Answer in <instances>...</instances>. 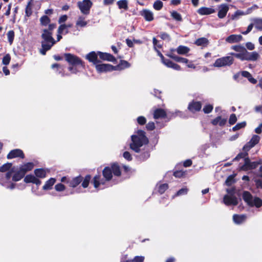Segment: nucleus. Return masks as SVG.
<instances>
[{
	"label": "nucleus",
	"instance_id": "57",
	"mask_svg": "<svg viewBox=\"0 0 262 262\" xmlns=\"http://www.w3.org/2000/svg\"><path fill=\"white\" fill-rule=\"evenodd\" d=\"M237 121V118L234 114H232L230 115L229 123L230 124L232 125L234 124Z\"/></svg>",
	"mask_w": 262,
	"mask_h": 262
},
{
	"label": "nucleus",
	"instance_id": "61",
	"mask_svg": "<svg viewBox=\"0 0 262 262\" xmlns=\"http://www.w3.org/2000/svg\"><path fill=\"white\" fill-rule=\"evenodd\" d=\"M160 37L164 40H170V38L169 35L166 33H161L160 35Z\"/></svg>",
	"mask_w": 262,
	"mask_h": 262
},
{
	"label": "nucleus",
	"instance_id": "11",
	"mask_svg": "<svg viewBox=\"0 0 262 262\" xmlns=\"http://www.w3.org/2000/svg\"><path fill=\"white\" fill-rule=\"evenodd\" d=\"M228 194L223 198V202L226 205H236L238 204L237 198L231 192V190L227 189Z\"/></svg>",
	"mask_w": 262,
	"mask_h": 262
},
{
	"label": "nucleus",
	"instance_id": "23",
	"mask_svg": "<svg viewBox=\"0 0 262 262\" xmlns=\"http://www.w3.org/2000/svg\"><path fill=\"white\" fill-rule=\"evenodd\" d=\"M163 63L168 68H172L175 70L180 71L181 70V67L179 65L173 62L169 59H166L163 60Z\"/></svg>",
	"mask_w": 262,
	"mask_h": 262
},
{
	"label": "nucleus",
	"instance_id": "16",
	"mask_svg": "<svg viewBox=\"0 0 262 262\" xmlns=\"http://www.w3.org/2000/svg\"><path fill=\"white\" fill-rule=\"evenodd\" d=\"M202 107V104L199 101H193L189 103L188 109L191 112L199 111Z\"/></svg>",
	"mask_w": 262,
	"mask_h": 262
},
{
	"label": "nucleus",
	"instance_id": "41",
	"mask_svg": "<svg viewBox=\"0 0 262 262\" xmlns=\"http://www.w3.org/2000/svg\"><path fill=\"white\" fill-rule=\"evenodd\" d=\"M32 0H30L28 3L26 7L25 13L26 15L30 16L32 13Z\"/></svg>",
	"mask_w": 262,
	"mask_h": 262
},
{
	"label": "nucleus",
	"instance_id": "46",
	"mask_svg": "<svg viewBox=\"0 0 262 262\" xmlns=\"http://www.w3.org/2000/svg\"><path fill=\"white\" fill-rule=\"evenodd\" d=\"M144 258L143 256H136L133 259L127 260L126 262H144Z\"/></svg>",
	"mask_w": 262,
	"mask_h": 262
},
{
	"label": "nucleus",
	"instance_id": "22",
	"mask_svg": "<svg viewBox=\"0 0 262 262\" xmlns=\"http://www.w3.org/2000/svg\"><path fill=\"white\" fill-rule=\"evenodd\" d=\"M98 54L99 57L103 60L112 62H114L116 61V58L111 54L98 52Z\"/></svg>",
	"mask_w": 262,
	"mask_h": 262
},
{
	"label": "nucleus",
	"instance_id": "19",
	"mask_svg": "<svg viewBox=\"0 0 262 262\" xmlns=\"http://www.w3.org/2000/svg\"><path fill=\"white\" fill-rule=\"evenodd\" d=\"M98 56H99L98 53H96L94 51H92L86 55V58L96 66L99 62Z\"/></svg>",
	"mask_w": 262,
	"mask_h": 262
},
{
	"label": "nucleus",
	"instance_id": "35",
	"mask_svg": "<svg viewBox=\"0 0 262 262\" xmlns=\"http://www.w3.org/2000/svg\"><path fill=\"white\" fill-rule=\"evenodd\" d=\"M25 175L18 169V170L16 171L12 176V180L15 182L18 181L20 180Z\"/></svg>",
	"mask_w": 262,
	"mask_h": 262
},
{
	"label": "nucleus",
	"instance_id": "36",
	"mask_svg": "<svg viewBox=\"0 0 262 262\" xmlns=\"http://www.w3.org/2000/svg\"><path fill=\"white\" fill-rule=\"evenodd\" d=\"M253 26L258 30H262V19L254 18L253 19Z\"/></svg>",
	"mask_w": 262,
	"mask_h": 262
},
{
	"label": "nucleus",
	"instance_id": "54",
	"mask_svg": "<svg viewBox=\"0 0 262 262\" xmlns=\"http://www.w3.org/2000/svg\"><path fill=\"white\" fill-rule=\"evenodd\" d=\"M213 110V106L211 104H207L203 108V112L205 114L210 113Z\"/></svg>",
	"mask_w": 262,
	"mask_h": 262
},
{
	"label": "nucleus",
	"instance_id": "56",
	"mask_svg": "<svg viewBox=\"0 0 262 262\" xmlns=\"http://www.w3.org/2000/svg\"><path fill=\"white\" fill-rule=\"evenodd\" d=\"M234 182V177L232 176H229L225 181V184L227 186L231 185Z\"/></svg>",
	"mask_w": 262,
	"mask_h": 262
},
{
	"label": "nucleus",
	"instance_id": "27",
	"mask_svg": "<svg viewBox=\"0 0 262 262\" xmlns=\"http://www.w3.org/2000/svg\"><path fill=\"white\" fill-rule=\"evenodd\" d=\"M154 118L155 119L163 118L166 117V113L165 111L162 108L156 109L154 112Z\"/></svg>",
	"mask_w": 262,
	"mask_h": 262
},
{
	"label": "nucleus",
	"instance_id": "49",
	"mask_svg": "<svg viewBox=\"0 0 262 262\" xmlns=\"http://www.w3.org/2000/svg\"><path fill=\"white\" fill-rule=\"evenodd\" d=\"M7 37H8V41L10 43V45H12L13 39H14V31L12 30L9 31L7 33Z\"/></svg>",
	"mask_w": 262,
	"mask_h": 262
},
{
	"label": "nucleus",
	"instance_id": "25",
	"mask_svg": "<svg viewBox=\"0 0 262 262\" xmlns=\"http://www.w3.org/2000/svg\"><path fill=\"white\" fill-rule=\"evenodd\" d=\"M246 215L244 214H234L233 220L235 224H241L244 223L246 220Z\"/></svg>",
	"mask_w": 262,
	"mask_h": 262
},
{
	"label": "nucleus",
	"instance_id": "58",
	"mask_svg": "<svg viewBox=\"0 0 262 262\" xmlns=\"http://www.w3.org/2000/svg\"><path fill=\"white\" fill-rule=\"evenodd\" d=\"M33 179H35V176L32 174H28L24 178V182L28 183H31Z\"/></svg>",
	"mask_w": 262,
	"mask_h": 262
},
{
	"label": "nucleus",
	"instance_id": "59",
	"mask_svg": "<svg viewBox=\"0 0 262 262\" xmlns=\"http://www.w3.org/2000/svg\"><path fill=\"white\" fill-rule=\"evenodd\" d=\"M146 127L147 130H152L155 128V123L153 122H149L146 124Z\"/></svg>",
	"mask_w": 262,
	"mask_h": 262
},
{
	"label": "nucleus",
	"instance_id": "38",
	"mask_svg": "<svg viewBox=\"0 0 262 262\" xmlns=\"http://www.w3.org/2000/svg\"><path fill=\"white\" fill-rule=\"evenodd\" d=\"M248 14V12H244L241 10L236 11L233 14L231 15V18L232 20H237L239 17Z\"/></svg>",
	"mask_w": 262,
	"mask_h": 262
},
{
	"label": "nucleus",
	"instance_id": "29",
	"mask_svg": "<svg viewBox=\"0 0 262 262\" xmlns=\"http://www.w3.org/2000/svg\"><path fill=\"white\" fill-rule=\"evenodd\" d=\"M55 182V179L53 178H50L46 182L45 184L42 187V189L45 190H51Z\"/></svg>",
	"mask_w": 262,
	"mask_h": 262
},
{
	"label": "nucleus",
	"instance_id": "26",
	"mask_svg": "<svg viewBox=\"0 0 262 262\" xmlns=\"http://www.w3.org/2000/svg\"><path fill=\"white\" fill-rule=\"evenodd\" d=\"M215 12L214 9L212 8H207L203 7L198 9V12L199 14L204 15H209L212 14Z\"/></svg>",
	"mask_w": 262,
	"mask_h": 262
},
{
	"label": "nucleus",
	"instance_id": "7",
	"mask_svg": "<svg viewBox=\"0 0 262 262\" xmlns=\"http://www.w3.org/2000/svg\"><path fill=\"white\" fill-rule=\"evenodd\" d=\"M12 171H13V169L5 174L0 175V184L10 189H13L15 187V184L14 183H11L10 185L8 184L12 177Z\"/></svg>",
	"mask_w": 262,
	"mask_h": 262
},
{
	"label": "nucleus",
	"instance_id": "13",
	"mask_svg": "<svg viewBox=\"0 0 262 262\" xmlns=\"http://www.w3.org/2000/svg\"><path fill=\"white\" fill-rule=\"evenodd\" d=\"M97 71L98 73L107 72L114 71V66L110 64H98L95 66Z\"/></svg>",
	"mask_w": 262,
	"mask_h": 262
},
{
	"label": "nucleus",
	"instance_id": "52",
	"mask_svg": "<svg viewBox=\"0 0 262 262\" xmlns=\"http://www.w3.org/2000/svg\"><path fill=\"white\" fill-rule=\"evenodd\" d=\"M174 60L179 62H182L184 63H187L188 62V60L186 58L181 57L178 56H176V57H173Z\"/></svg>",
	"mask_w": 262,
	"mask_h": 262
},
{
	"label": "nucleus",
	"instance_id": "45",
	"mask_svg": "<svg viewBox=\"0 0 262 262\" xmlns=\"http://www.w3.org/2000/svg\"><path fill=\"white\" fill-rule=\"evenodd\" d=\"M171 16L174 19L177 21H182V20L181 14L177 11H173L171 12Z\"/></svg>",
	"mask_w": 262,
	"mask_h": 262
},
{
	"label": "nucleus",
	"instance_id": "43",
	"mask_svg": "<svg viewBox=\"0 0 262 262\" xmlns=\"http://www.w3.org/2000/svg\"><path fill=\"white\" fill-rule=\"evenodd\" d=\"M188 191V189L187 188H181L172 196V198L178 196L185 195L187 193Z\"/></svg>",
	"mask_w": 262,
	"mask_h": 262
},
{
	"label": "nucleus",
	"instance_id": "28",
	"mask_svg": "<svg viewBox=\"0 0 262 262\" xmlns=\"http://www.w3.org/2000/svg\"><path fill=\"white\" fill-rule=\"evenodd\" d=\"M227 122V119L225 118H223L221 116H218L213 119L211 123L214 125H219L221 126H224Z\"/></svg>",
	"mask_w": 262,
	"mask_h": 262
},
{
	"label": "nucleus",
	"instance_id": "48",
	"mask_svg": "<svg viewBox=\"0 0 262 262\" xmlns=\"http://www.w3.org/2000/svg\"><path fill=\"white\" fill-rule=\"evenodd\" d=\"M163 3L161 1L158 0L154 3L153 7L156 10H160L163 7Z\"/></svg>",
	"mask_w": 262,
	"mask_h": 262
},
{
	"label": "nucleus",
	"instance_id": "44",
	"mask_svg": "<svg viewBox=\"0 0 262 262\" xmlns=\"http://www.w3.org/2000/svg\"><path fill=\"white\" fill-rule=\"evenodd\" d=\"M91 177L90 175H87L85 177L84 179H83L82 182V186L83 188H86L88 187L89 182L91 180Z\"/></svg>",
	"mask_w": 262,
	"mask_h": 262
},
{
	"label": "nucleus",
	"instance_id": "1",
	"mask_svg": "<svg viewBox=\"0 0 262 262\" xmlns=\"http://www.w3.org/2000/svg\"><path fill=\"white\" fill-rule=\"evenodd\" d=\"M148 143V139L144 131L138 130L131 136V142L129 147L137 153H141L137 157L141 161H144L149 157V152L145 149Z\"/></svg>",
	"mask_w": 262,
	"mask_h": 262
},
{
	"label": "nucleus",
	"instance_id": "32",
	"mask_svg": "<svg viewBox=\"0 0 262 262\" xmlns=\"http://www.w3.org/2000/svg\"><path fill=\"white\" fill-rule=\"evenodd\" d=\"M231 49L234 51L238 52V54L243 56L242 55L247 51L246 49L242 45H236L232 46Z\"/></svg>",
	"mask_w": 262,
	"mask_h": 262
},
{
	"label": "nucleus",
	"instance_id": "34",
	"mask_svg": "<svg viewBox=\"0 0 262 262\" xmlns=\"http://www.w3.org/2000/svg\"><path fill=\"white\" fill-rule=\"evenodd\" d=\"M34 173L37 177L40 178H44L46 176V171L42 168L35 169Z\"/></svg>",
	"mask_w": 262,
	"mask_h": 262
},
{
	"label": "nucleus",
	"instance_id": "62",
	"mask_svg": "<svg viewBox=\"0 0 262 262\" xmlns=\"http://www.w3.org/2000/svg\"><path fill=\"white\" fill-rule=\"evenodd\" d=\"M123 156V157L128 161H131L132 160V156L128 151H125Z\"/></svg>",
	"mask_w": 262,
	"mask_h": 262
},
{
	"label": "nucleus",
	"instance_id": "50",
	"mask_svg": "<svg viewBox=\"0 0 262 262\" xmlns=\"http://www.w3.org/2000/svg\"><path fill=\"white\" fill-rule=\"evenodd\" d=\"M11 60V57L9 54H7L3 58L2 63L4 65H8L9 64Z\"/></svg>",
	"mask_w": 262,
	"mask_h": 262
},
{
	"label": "nucleus",
	"instance_id": "2",
	"mask_svg": "<svg viewBox=\"0 0 262 262\" xmlns=\"http://www.w3.org/2000/svg\"><path fill=\"white\" fill-rule=\"evenodd\" d=\"M112 172L115 176H120V169L117 164H113L111 167L104 168L102 173L104 179L101 178L100 175H96L94 177L93 182L94 187L98 188L101 185H104L106 181H110L112 178Z\"/></svg>",
	"mask_w": 262,
	"mask_h": 262
},
{
	"label": "nucleus",
	"instance_id": "37",
	"mask_svg": "<svg viewBox=\"0 0 262 262\" xmlns=\"http://www.w3.org/2000/svg\"><path fill=\"white\" fill-rule=\"evenodd\" d=\"M208 43V40L205 37H201L195 41V44L198 46H205Z\"/></svg>",
	"mask_w": 262,
	"mask_h": 262
},
{
	"label": "nucleus",
	"instance_id": "18",
	"mask_svg": "<svg viewBox=\"0 0 262 262\" xmlns=\"http://www.w3.org/2000/svg\"><path fill=\"white\" fill-rule=\"evenodd\" d=\"M34 166V164L32 162H28L20 165L19 169L25 175L28 171L31 170L33 168Z\"/></svg>",
	"mask_w": 262,
	"mask_h": 262
},
{
	"label": "nucleus",
	"instance_id": "9",
	"mask_svg": "<svg viewBox=\"0 0 262 262\" xmlns=\"http://www.w3.org/2000/svg\"><path fill=\"white\" fill-rule=\"evenodd\" d=\"M77 5L82 14L88 15L90 13V9L93 5V3L91 0H83L78 2Z\"/></svg>",
	"mask_w": 262,
	"mask_h": 262
},
{
	"label": "nucleus",
	"instance_id": "55",
	"mask_svg": "<svg viewBox=\"0 0 262 262\" xmlns=\"http://www.w3.org/2000/svg\"><path fill=\"white\" fill-rule=\"evenodd\" d=\"M66 189V187L61 183H58L55 186V189L57 191H62Z\"/></svg>",
	"mask_w": 262,
	"mask_h": 262
},
{
	"label": "nucleus",
	"instance_id": "21",
	"mask_svg": "<svg viewBox=\"0 0 262 262\" xmlns=\"http://www.w3.org/2000/svg\"><path fill=\"white\" fill-rule=\"evenodd\" d=\"M243 38L241 35L232 34L226 38V41L230 43L238 42Z\"/></svg>",
	"mask_w": 262,
	"mask_h": 262
},
{
	"label": "nucleus",
	"instance_id": "3",
	"mask_svg": "<svg viewBox=\"0 0 262 262\" xmlns=\"http://www.w3.org/2000/svg\"><path fill=\"white\" fill-rule=\"evenodd\" d=\"M41 37L42 39L41 41V48L39 50V52L44 55L47 51L50 50L56 43V40L52 36V33H49L46 30H42Z\"/></svg>",
	"mask_w": 262,
	"mask_h": 262
},
{
	"label": "nucleus",
	"instance_id": "60",
	"mask_svg": "<svg viewBox=\"0 0 262 262\" xmlns=\"http://www.w3.org/2000/svg\"><path fill=\"white\" fill-rule=\"evenodd\" d=\"M185 174V172L182 170L174 172L173 175L176 178H181Z\"/></svg>",
	"mask_w": 262,
	"mask_h": 262
},
{
	"label": "nucleus",
	"instance_id": "30",
	"mask_svg": "<svg viewBox=\"0 0 262 262\" xmlns=\"http://www.w3.org/2000/svg\"><path fill=\"white\" fill-rule=\"evenodd\" d=\"M12 169H13V171H12L13 173L15 172V167H12V164L11 163H7L0 167V171L6 172L8 171V172H9L11 171Z\"/></svg>",
	"mask_w": 262,
	"mask_h": 262
},
{
	"label": "nucleus",
	"instance_id": "31",
	"mask_svg": "<svg viewBox=\"0 0 262 262\" xmlns=\"http://www.w3.org/2000/svg\"><path fill=\"white\" fill-rule=\"evenodd\" d=\"M190 51V49L184 46H179L176 49V52L180 55H186Z\"/></svg>",
	"mask_w": 262,
	"mask_h": 262
},
{
	"label": "nucleus",
	"instance_id": "42",
	"mask_svg": "<svg viewBox=\"0 0 262 262\" xmlns=\"http://www.w3.org/2000/svg\"><path fill=\"white\" fill-rule=\"evenodd\" d=\"M68 29H67L66 24H62L58 27L57 33L58 34H67L68 33Z\"/></svg>",
	"mask_w": 262,
	"mask_h": 262
},
{
	"label": "nucleus",
	"instance_id": "5",
	"mask_svg": "<svg viewBox=\"0 0 262 262\" xmlns=\"http://www.w3.org/2000/svg\"><path fill=\"white\" fill-rule=\"evenodd\" d=\"M242 197L244 201L249 206L259 208L262 205V200L258 197H253L248 191H244Z\"/></svg>",
	"mask_w": 262,
	"mask_h": 262
},
{
	"label": "nucleus",
	"instance_id": "40",
	"mask_svg": "<svg viewBox=\"0 0 262 262\" xmlns=\"http://www.w3.org/2000/svg\"><path fill=\"white\" fill-rule=\"evenodd\" d=\"M117 4L119 9H128V2L127 0H120L117 2Z\"/></svg>",
	"mask_w": 262,
	"mask_h": 262
},
{
	"label": "nucleus",
	"instance_id": "15",
	"mask_svg": "<svg viewBox=\"0 0 262 262\" xmlns=\"http://www.w3.org/2000/svg\"><path fill=\"white\" fill-rule=\"evenodd\" d=\"M140 14L146 21H151L154 19V14L149 10L143 9L140 11Z\"/></svg>",
	"mask_w": 262,
	"mask_h": 262
},
{
	"label": "nucleus",
	"instance_id": "39",
	"mask_svg": "<svg viewBox=\"0 0 262 262\" xmlns=\"http://www.w3.org/2000/svg\"><path fill=\"white\" fill-rule=\"evenodd\" d=\"M160 194H163L168 188L167 184H157L156 186Z\"/></svg>",
	"mask_w": 262,
	"mask_h": 262
},
{
	"label": "nucleus",
	"instance_id": "17",
	"mask_svg": "<svg viewBox=\"0 0 262 262\" xmlns=\"http://www.w3.org/2000/svg\"><path fill=\"white\" fill-rule=\"evenodd\" d=\"M83 180V177L81 176H79L73 178L71 180L67 181V183L69 184V186L72 187H76L78 186Z\"/></svg>",
	"mask_w": 262,
	"mask_h": 262
},
{
	"label": "nucleus",
	"instance_id": "64",
	"mask_svg": "<svg viewBox=\"0 0 262 262\" xmlns=\"http://www.w3.org/2000/svg\"><path fill=\"white\" fill-rule=\"evenodd\" d=\"M76 66H73L71 67H69L68 68L69 71H70L72 73L76 74L78 72V70L76 67Z\"/></svg>",
	"mask_w": 262,
	"mask_h": 262
},
{
	"label": "nucleus",
	"instance_id": "53",
	"mask_svg": "<svg viewBox=\"0 0 262 262\" xmlns=\"http://www.w3.org/2000/svg\"><path fill=\"white\" fill-rule=\"evenodd\" d=\"M137 121L139 125H144L146 122V119L144 116H139L137 118Z\"/></svg>",
	"mask_w": 262,
	"mask_h": 262
},
{
	"label": "nucleus",
	"instance_id": "10",
	"mask_svg": "<svg viewBox=\"0 0 262 262\" xmlns=\"http://www.w3.org/2000/svg\"><path fill=\"white\" fill-rule=\"evenodd\" d=\"M64 57L66 60L72 66H80L83 68L84 67L81 60L73 54L66 53L64 54Z\"/></svg>",
	"mask_w": 262,
	"mask_h": 262
},
{
	"label": "nucleus",
	"instance_id": "12",
	"mask_svg": "<svg viewBox=\"0 0 262 262\" xmlns=\"http://www.w3.org/2000/svg\"><path fill=\"white\" fill-rule=\"evenodd\" d=\"M242 55L241 57L242 61H256L259 57V55L257 52L255 51L249 52L247 50Z\"/></svg>",
	"mask_w": 262,
	"mask_h": 262
},
{
	"label": "nucleus",
	"instance_id": "33",
	"mask_svg": "<svg viewBox=\"0 0 262 262\" xmlns=\"http://www.w3.org/2000/svg\"><path fill=\"white\" fill-rule=\"evenodd\" d=\"M87 22L85 20V17L82 16L78 17L76 23L77 27H84L86 26Z\"/></svg>",
	"mask_w": 262,
	"mask_h": 262
},
{
	"label": "nucleus",
	"instance_id": "14",
	"mask_svg": "<svg viewBox=\"0 0 262 262\" xmlns=\"http://www.w3.org/2000/svg\"><path fill=\"white\" fill-rule=\"evenodd\" d=\"M16 157L24 158L23 151L19 149L12 150L7 155L8 159H13Z\"/></svg>",
	"mask_w": 262,
	"mask_h": 262
},
{
	"label": "nucleus",
	"instance_id": "6",
	"mask_svg": "<svg viewBox=\"0 0 262 262\" xmlns=\"http://www.w3.org/2000/svg\"><path fill=\"white\" fill-rule=\"evenodd\" d=\"M244 158V164L239 166L241 170H248L256 168L257 166L262 163V160L259 159L258 161L251 162L248 158Z\"/></svg>",
	"mask_w": 262,
	"mask_h": 262
},
{
	"label": "nucleus",
	"instance_id": "47",
	"mask_svg": "<svg viewBox=\"0 0 262 262\" xmlns=\"http://www.w3.org/2000/svg\"><path fill=\"white\" fill-rule=\"evenodd\" d=\"M40 21L42 25L47 26L50 22V19L47 15H43L40 18Z\"/></svg>",
	"mask_w": 262,
	"mask_h": 262
},
{
	"label": "nucleus",
	"instance_id": "4",
	"mask_svg": "<svg viewBox=\"0 0 262 262\" xmlns=\"http://www.w3.org/2000/svg\"><path fill=\"white\" fill-rule=\"evenodd\" d=\"M260 140V137L258 135H253L251 140L247 143L243 147V150L245 152L244 153H239L233 159V161H237L242 158L246 157L248 155L247 152L256 144H257Z\"/></svg>",
	"mask_w": 262,
	"mask_h": 262
},
{
	"label": "nucleus",
	"instance_id": "8",
	"mask_svg": "<svg viewBox=\"0 0 262 262\" xmlns=\"http://www.w3.org/2000/svg\"><path fill=\"white\" fill-rule=\"evenodd\" d=\"M233 61L234 59L232 57L225 56L217 59L214 62L213 66L217 68L230 66L233 63Z\"/></svg>",
	"mask_w": 262,
	"mask_h": 262
},
{
	"label": "nucleus",
	"instance_id": "24",
	"mask_svg": "<svg viewBox=\"0 0 262 262\" xmlns=\"http://www.w3.org/2000/svg\"><path fill=\"white\" fill-rule=\"evenodd\" d=\"M130 64L127 61L121 60L118 65L114 66V71L122 70L125 68L130 67Z\"/></svg>",
	"mask_w": 262,
	"mask_h": 262
},
{
	"label": "nucleus",
	"instance_id": "51",
	"mask_svg": "<svg viewBox=\"0 0 262 262\" xmlns=\"http://www.w3.org/2000/svg\"><path fill=\"white\" fill-rule=\"evenodd\" d=\"M245 125H246L245 122H242L237 123L235 126H234L232 128V130L233 131L238 130L240 129L241 128L244 127L245 126Z\"/></svg>",
	"mask_w": 262,
	"mask_h": 262
},
{
	"label": "nucleus",
	"instance_id": "63",
	"mask_svg": "<svg viewBox=\"0 0 262 262\" xmlns=\"http://www.w3.org/2000/svg\"><path fill=\"white\" fill-rule=\"evenodd\" d=\"M253 27V24L252 23L248 26L247 30L245 31L242 32V33L244 35L248 34L252 30Z\"/></svg>",
	"mask_w": 262,
	"mask_h": 262
},
{
	"label": "nucleus",
	"instance_id": "20",
	"mask_svg": "<svg viewBox=\"0 0 262 262\" xmlns=\"http://www.w3.org/2000/svg\"><path fill=\"white\" fill-rule=\"evenodd\" d=\"M229 10V7L226 4H222L220 7L217 16L220 18L225 17Z\"/></svg>",
	"mask_w": 262,
	"mask_h": 262
}]
</instances>
